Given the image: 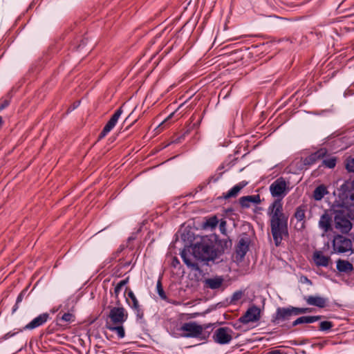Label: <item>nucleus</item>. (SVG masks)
Instances as JSON below:
<instances>
[{"instance_id":"46","label":"nucleus","mask_w":354,"mask_h":354,"mask_svg":"<svg viewBox=\"0 0 354 354\" xmlns=\"http://www.w3.org/2000/svg\"><path fill=\"white\" fill-rule=\"evenodd\" d=\"M11 335H10V333H7V334H6V335L2 337V339H4V340H6V339H7L9 337H10Z\"/></svg>"},{"instance_id":"20","label":"nucleus","mask_w":354,"mask_h":354,"mask_svg":"<svg viewBox=\"0 0 354 354\" xmlns=\"http://www.w3.org/2000/svg\"><path fill=\"white\" fill-rule=\"evenodd\" d=\"M313 260L317 266H327L330 258L323 254L320 251H317L313 254Z\"/></svg>"},{"instance_id":"5","label":"nucleus","mask_w":354,"mask_h":354,"mask_svg":"<svg viewBox=\"0 0 354 354\" xmlns=\"http://www.w3.org/2000/svg\"><path fill=\"white\" fill-rule=\"evenodd\" d=\"M233 331L227 327H221L215 330L213 339L219 344H229L232 339Z\"/></svg>"},{"instance_id":"18","label":"nucleus","mask_w":354,"mask_h":354,"mask_svg":"<svg viewBox=\"0 0 354 354\" xmlns=\"http://www.w3.org/2000/svg\"><path fill=\"white\" fill-rule=\"evenodd\" d=\"M241 205L244 207H249L251 203L258 204L261 202L259 195L243 196L239 199Z\"/></svg>"},{"instance_id":"45","label":"nucleus","mask_w":354,"mask_h":354,"mask_svg":"<svg viewBox=\"0 0 354 354\" xmlns=\"http://www.w3.org/2000/svg\"><path fill=\"white\" fill-rule=\"evenodd\" d=\"M348 95H352V93L351 91V89H347L345 92H344V95L346 96Z\"/></svg>"},{"instance_id":"44","label":"nucleus","mask_w":354,"mask_h":354,"mask_svg":"<svg viewBox=\"0 0 354 354\" xmlns=\"http://www.w3.org/2000/svg\"><path fill=\"white\" fill-rule=\"evenodd\" d=\"M173 115H174V113H171L167 118H165L162 121V124L164 123L165 122L167 121L168 120L171 119L173 117Z\"/></svg>"},{"instance_id":"26","label":"nucleus","mask_w":354,"mask_h":354,"mask_svg":"<svg viewBox=\"0 0 354 354\" xmlns=\"http://www.w3.org/2000/svg\"><path fill=\"white\" fill-rule=\"evenodd\" d=\"M245 185L246 183H240L238 185H236L227 193L225 198L236 196Z\"/></svg>"},{"instance_id":"33","label":"nucleus","mask_w":354,"mask_h":354,"mask_svg":"<svg viewBox=\"0 0 354 354\" xmlns=\"http://www.w3.org/2000/svg\"><path fill=\"white\" fill-rule=\"evenodd\" d=\"M323 163L328 168H333L336 164V159L334 158H330L328 160H324L323 161Z\"/></svg>"},{"instance_id":"8","label":"nucleus","mask_w":354,"mask_h":354,"mask_svg":"<svg viewBox=\"0 0 354 354\" xmlns=\"http://www.w3.org/2000/svg\"><path fill=\"white\" fill-rule=\"evenodd\" d=\"M334 220L335 227L340 232L347 233L351 230L352 224L343 214L340 212L337 213Z\"/></svg>"},{"instance_id":"37","label":"nucleus","mask_w":354,"mask_h":354,"mask_svg":"<svg viewBox=\"0 0 354 354\" xmlns=\"http://www.w3.org/2000/svg\"><path fill=\"white\" fill-rule=\"evenodd\" d=\"M23 295H24V293L21 292L17 297V302H16V304L15 306H14L13 308V312L16 311V310L18 308V304L22 301L23 299Z\"/></svg>"},{"instance_id":"9","label":"nucleus","mask_w":354,"mask_h":354,"mask_svg":"<svg viewBox=\"0 0 354 354\" xmlns=\"http://www.w3.org/2000/svg\"><path fill=\"white\" fill-rule=\"evenodd\" d=\"M260 319V310L256 306L250 308L245 313L239 318V322L243 324L257 322Z\"/></svg>"},{"instance_id":"49","label":"nucleus","mask_w":354,"mask_h":354,"mask_svg":"<svg viewBox=\"0 0 354 354\" xmlns=\"http://www.w3.org/2000/svg\"><path fill=\"white\" fill-rule=\"evenodd\" d=\"M122 107L118 108L116 111H121Z\"/></svg>"},{"instance_id":"43","label":"nucleus","mask_w":354,"mask_h":354,"mask_svg":"<svg viewBox=\"0 0 354 354\" xmlns=\"http://www.w3.org/2000/svg\"><path fill=\"white\" fill-rule=\"evenodd\" d=\"M349 260H350L349 262H351L352 263V265L353 266V264H354V253L351 254V256Z\"/></svg>"},{"instance_id":"15","label":"nucleus","mask_w":354,"mask_h":354,"mask_svg":"<svg viewBox=\"0 0 354 354\" xmlns=\"http://www.w3.org/2000/svg\"><path fill=\"white\" fill-rule=\"evenodd\" d=\"M326 154L325 149H320L314 153L310 154L308 157L305 158L303 160L304 165H311L315 164L318 160L323 158Z\"/></svg>"},{"instance_id":"19","label":"nucleus","mask_w":354,"mask_h":354,"mask_svg":"<svg viewBox=\"0 0 354 354\" xmlns=\"http://www.w3.org/2000/svg\"><path fill=\"white\" fill-rule=\"evenodd\" d=\"M128 297L129 298L127 299V301L129 303V306L135 310L138 316L141 317L142 313L140 310L138 301L131 290L129 292Z\"/></svg>"},{"instance_id":"23","label":"nucleus","mask_w":354,"mask_h":354,"mask_svg":"<svg viewBox=\"0 0 354 354\" xmlns=\"http://www.w3.org/2000/svg\"><path fill=\"white\" fill-rule=\"evenodd\" d=\"M107 328L111 331L115 332L120 338H123L124 337L125 333L124 329L122 324H111V323L107 322Z\"/></svg>"},{"instance_id":"12","label":"nucleus","mask_w":354,"mask_h":354,"mask_svg":"<svg viewBox=\"0 0 354 354\" xmlns=\"http://www.w3.org/2000/svg\"><path fill=\"white\" fill-rule=\"evenodd\" d=\"M121 112H115L107 122V124L104 127L102 131L100 133L99 136V139H102L104 138L108 133H109L113 127L115 126L118 122V119L120 118Z\"/></svg>"},{"instance_id":"17","label":"nucleus","mask_w":354,"mask_h":354,"mask_svg":"<svg viewBox=\"0 0 354 354\" xmlns=\"http://www.w3.org/2000/svg\"><path fill=\"white\" fill-rule=\"evenodd\" d=\"M306 301L309 305L324 308L327 299L320 296H309L306 298Z\"/></svg>"},{"instance_id":"21","label":"nucleus","mask_w":354,"mask_h":354,"mask_svg":"<svg viewBox=\"0 0 354 354\" xmlns=\"http://www.w3.org/2000/svg\"><path fill=\"white\" fill-rule=\"evenodd\" d=\"M320 316H304L297 318L293 323V326H297L301 324L313 323L320 319Z\"/></svg>"},{"instance_id":"2","label":"nucleus","mask_w":354,"mask_h":354,"mask_svg":"<svg viewBox=\"0 0 354 354\" xmlns=\"http://www.w3.org/2000/svg\"><path fill=\"white\" fill-rule=\"evenodd\" d=\"M192 254L196 259L202 261H213L216 257L213 242L207 237L202 238L200 242L193 245Z\"/></svg>"},{"instance_id":"27","label":"nucleus","mask_w":354,"mask_h":354,"mask_svg":"<svg viewBox=\"0 0 354 354\" xmlns=\"http://www.w3.org/2000/svg\"><path fill=\"white\" fill-rule=\"evenodd\" d=\"M326 194V188L321 185L317 187L313 194V197L316 201H320Z\"/></svg>"},{"instance_id":"47","label":"nucleus","mask_w":354,"mask_h":354,"mask_svg":"<svg viewBox=\"0 0 354 354\" xmlns=\"http://www.w3.org/2000/svg\"><path fill=\"white\" fill-rule=\"evenodd\" d=\"M3 124V119L1 117H0V127L2 126Z\"/></svg>"},{"instance_id":"11","label":"nucleus","mask_w":354,"mask_h":354,"mask_svg":"<svg viewBox=\"0 0 354 354\" xmlns=\"http://www.w3.org/2000/svg\"><path fill=\"white\" fill-rule=\"evenodd\" d=\"M121 112H115L107 122V124L104 127L102 131L100 133L99 136V139H102L104 138L108 133H109L113 127L115 126L118 122V119L120 118Z\"/></svg>"},{"instance_id":"22","label":"nucleus","mask_w":354,"mask_h":354,"mask_svg":"<svg viewBox=\"0 0 354 354\" xmlns=\"http://www.w3.org/2000/svg\"><path fill=\"white\" fill-rule=\"evenodd\" d=\"M337 268L339 272H349L353 270V265L348 261L339 259L337 261Z\"/></svg>"},{"instance_id":"31","label":"nucleus","mask_w":354,"mask_h":354,"mask_svg":"<svg viewBox=\"0 0 354 354\" xmlns=\"http://www.w3.org/2000/svg\"><path fill=\"white\" fill-rule=\"evenodd\" d=\"M127 283V280H122L120 281L115 287L114 288V294L117 297L120 291L122 290V288L125 286Z\"/></svg>"},{"instance_id":"41","label":"nucleus","mask_w":354,"mask_h":354,"mask_svg":"<svg viewBox=\"0 0 354 354\" xmlns=\"http://www.w3.org/2000/svg\"><path fill=\"white\" fill-rule=\"evenodd\" d=\"M310 312V309L308 308H300L301 314L306 313Z\"/></svg>"},{"instance_id":"32","label":"nucleus","mask_w":354,"mask_h":354,"mask_svg":"<svg viewBox=\"0 0 354 354\" xmlns=\"http://www.w3.org/2000/svg\"><path fill=\"white\" fill-rule=\"evenodd\" d=\"M333 326V324L330 322H322L319 324V328L322 330H329Z\"/></svg>"},{"instance_id":"30","label":"nucleus","mask_w":354,"mask_h":354,"mask_svg":"<svg viewBox=\"0 0 354 354\" xmlns=\"http://www.w3.org/2000/svg\"><path fill=\"white\" fill-rule=\"evenodd\" d=\"M345 167L349 172H354V158L348 157L346 158Z\"/></svg>"},{"instance_id":"3","label":"nucleus","mask_w":354,"mask_h":354,"mask_svg":"<svg viewBox=\"0 0 354 354\" xmlns=\"http://www.w3.org/2000/svg\"><path fill=\"white\" fill-rule=\"evenodd\" d=\"M210 324L199 325L196 322H189L184 324L180 330L183 332L181 335L184 337H196L201 340H205L210 335V332L207 329L210 328Z\"/></svg>"},{"instance_id":"14","label":"nucleus","mask_w":354,"mask_h":354,"mask_svg":"<svg viewBox=\"0 0 354 354\" xmlns=\"http://www.w3.org/2000/svg\"><path fill=\"white\" fill-rule=\"evenodd\" d=\"M295 218L297 220L295 227L299 230H303L305 227V209L302 207L297 208Z\"/></svg>"},{"instance_id":"7","label":"nucleus","mask_w":354,"mask_h":354,"mask_svg":"<svg viewBox=\"0 0 354 354\" xmlns=\"http://www.w3.org/2000/svg\"><path fill=\"white\" fill-rule=\"evenodd\" d=\"M333 249L335 252L343 253L352 249V243L350 239L338 235L333 240Z\"/></svg>"},{"instance_id":"38","label":"nucleus","mask_w":354,"mask_h":354,"mask_svg":"<svg viewBox=\"0 0 354 354\" xmlns=\"http://www.w3.org/2000/svg\"><path fill=\"white\" fill-rule=\"evenodd\" d=\"M290 310H291L292 315H298L301 314L300 308L291 307Z\"/></svg>"},{"instance_id":"50","label":"nucleus","mask_w":354,"mask_h":354,"mask_svg":"<svg viewBox=\"0 0 354 354\" xmlns=\"http://www.w3.org/2000/svg\"><path fill=\"white\" fill-rule=\"evenodd\" d=\"M131 117V114L129 115H128V117L127 118V119H129Z\"/></svg>"},{"instance_id":"16","label":"nucleus","mask_w":354,"mask_h":354,"mask_svg":"<svg viewBox=\"0 0 354 354\" xmlns=\"http://www.w3.org/2000/svg\"><path fill=\"white\" fill-rule=\"evenodd\" d=\"M319 227L323 230V236L331 230V217L328 213L322 215L319 221Z\"/></svg>"},{"instance_id":"34","label":"nucleus","mask_w":354,"mask_h":354,"mask_svg":"<svg viewBox=\"0 0 354 354\" xmlns=\"http://www.w3.org/2000/svg\"><path fill=\"white\" fill-rule=\"evenodd\" d=\"M10 104V100L8 98L0 100V111L6 109Z\"/></svg>"},{"instance_id":"48","label":"nucleus","mask_w":354,"mask_h":354,"mask_svg":"<svg viewBox=\"0 0 354 354\" xmlns=\"http://www.w3.org/2000/svg\"><path fill=\"white\" fill-rule=\"evenodd\" d=\"M225 224V221H222L221 223V225L223 226Z\"/></svg>"},{"instance_id":"42","label":"nucleus","mask_w":354,"mask_h":354,"mask_svg":"<svg viewBox=\"0 0 354 354\" xmlns=\"http://www.w3.org/2000/svg\"><path fill=\"white\" fill-rule=\"evenodd\" d=\"M268 354H283V353L279 350H274V351L269 352Z\"/></svg>"},{"instance_id":"13","label":"nucleus","mask_w":354,"mask_h":354,"mask_svg":"<svg viewBox=\"0 0 354 354\" xmlns=\"http://www.w3.org/2000/svg\"><path fill=\"white\" fill-rule=\"evenodd\" d=\"M49 318V315L48 313H43L39 315L38 317H35L34 319H32L29 324H28L25 327L24 329H34L35 328H37L41 325H43L44 323L47 322V320Z\"/></svg>"},{"instance_id":"4","label":"nucleus","mask_w":354,"mask_h":354,"mask_svg":"<svg viewBox=\"0 0 354 354\" xmlns=\"http://www.w3.org/2000/svg\"><path fill=\"white\" fill-rule=\"evenodd\" d=\"M288 190V183L282 178L277 179L270 186V192L272 196L281 201L287 194Z\"/></svg>"},{"instance_id":"40","label":"nucleus","mask_w":354,"mask_h":354,"mask_svg":"<svg viewBox=\"0 0 354 354\" xmlns=\"http://www.w3.org/2000/svg\"><path fill=\"white\" fill-rule=\"evenodd\" d=\"M301 281L304 282V283H308L311 284V281L306 277H301Z\"/></svg>"},{"instance_id":"10","label":"nucleus","mask_w":354,"mask_h":354,"mask_svg":"<svg viewBox=\"0 0 354 354\" xmlns=\"http://www.w3.org/2000/svg\"><path fill=\"white\" fill-rule=\"evenodd\" d=\"M250 243V239L246 234L242 235L239 240L236 247V258L239 257L241 260L246 254Z\"/></svg>"},{"instance_id":"25","label":"nucleus","mask_w":354,"mask_h":354,"mask_svg":"<svg viewBox=\"0 0 354 354\" xmlns=\"http://www.w3.org/2000/svg\"><path fill=\"white\" fill-rule=\"evenodd\" d=\"M292 315L290 308H279L277 310V319H285Z\"/></svg>"},{"instance_id":"24","label":"nucleus","mask_w":354,"mask_h":354,"mask_svg":"<svg viewBox=\"0 0 354 354\" xmlns=\"http://www.w3.org/2000/svg\"><path fill=\"white\" fill-rule=\"evenodd\" d=\"M223 283V279L221 277H215L207 279L205 280V284L212 289L218 288Z\"/></svg>"},{"instance_id":"39","label":"nucleus","mask_w":354,"mask_h":354,"mask_svg":"<svg viewBox=\"0 0 354 354\" xmlns=\"http://www.w3.org/2000/svg\"><path fill=\"white\" fill-rule=\"evenodd\" d=\"M80 101H75L72 107L69 108L67 111H74L75 109H77L80 106Z\"/></svg>"},{"instance_id":"6","label":"nucleus","mask_w":354,"mask_h":354,"mask_svg":"<svg viewBox=\"0 0 354 354\" xmlns=\"http://www.w3.org/2000/svg\"><path fill=\"white\" fill-rule=\"evenodd\" d=\"M128 317V314L125 309L122 307H113L111 309L109 317L111 319V324H122Z\"/></svg>"},{"instance_id":"35","label":"nucleus","mask_w":354,"mask_h":354,"mask_svg":"<svg viewBox=\"0 0 354 354\" xmlns=\"http://www.w3.org/2000/svg\"><path fill=\"white\" fill-rule=\"evenodd\" d=\"M157 290H158V293L159 296L162 299H165L166 298V295L165 294V292H164L163 289L162 288L161 283H160V281H158V283H157Z\"/></svg>"},{"instance_id":"1","label":"nucleus","mask_w":354,"mask_h":354,"mask_svg":"<svg viewBox=\"0 0 354 354\" xmlns=\"http://www.w3.org/2000/svg\"><path fill=\"white\" fill-rule=\"evenodd\" d=\"M270 218V228L274 243L278 246L288 234V216L283 212V203L275 199L268 209Z\"/></svg>"},{"instance_id":"28","label":"nucleus","mask_w":354,"mask_h":354,"mask_svg":"<svg viewBox=\"0 0 354 354\" xmlns=\"http://www.w3.org/2000/svg\"><path fill=\"white\" fill-rule=\"evenodd\" d=\"M57 317L59 320L66 323H72L75 319V315L71 312L64 313L62 316H60L59 313Z\"/></svg>"},{"instance_id":"36","label":"nucleus","mask_w":354,"mask_h":354,"mask_svg":"<svg viewBox=\"0 0 354 354\" xmlns=\"http://www.w3.org/2000/svg\"><path fill=\"white\" fill-rule=\"evenodd\" d=\"M217 223L218 219L216 218V217H212L207 221L206 225L211 227H214L217 225Z\"/></svg>"},{"instance_id":"29","label":"nucleus","mask_w":354,"mask_h":354,"mask_svg":"<svg viewBox=\"0 0 354 354\" xmlns=\"http://www.w3.org/2000/svg\"><path fill=\"white\" fill-rule=\"evenodd\" d=\"M181 257L183 258L185 263L189 268L194 270H198V266L197 263L192 261L189 259H188L186 256L185 252L183 251L181 253Z\"/></svg>"}]
</instances>
